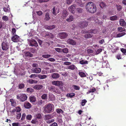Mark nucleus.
<instances>
[{"mask_svg":"<svg viewBox=\"0 0 126 126\" xmlns=\"http://www.w3.org/2000/svg\"><path fill=\"white\" fill-rule=\"evenodd\" d=\"M79 63L81 64H87L88 63V62L87 61H84L82 60L79 61Z\"/></svg>","mask_w":126,"mask_h":126,"instance_id":"obj_34","label":"nucleus"},{"mask_svg":"<svg viewBox=\"0 0 126 126\" xmlns=\"http://www.w3.org/2000/svg\"><path fill=\"white\" fill-rule=\"evenodd\" d=\"M10 101L11 102L12 105L13 106H15L16 105V103L14 100L13 99H10Z\"/></svg>","mask_w":126,"mask_h":126,"instance_id":"obj_37","label":"nucleus"},{"mask_svg":"<svg viewBox=\"0 0 126 126\" xmlns=\"http://www.w3.org/2000/svg\"><path fill=\"white\" fill-rule=\"evenodd\" d=\"M25 53L26 56L29 57H33V54L29 51L25 52Z\"/></svg>","mask_w":126,"mask_h":126,"instance_id":"obj_21","label":"nucleus"},{"mask_svg":"<svg viewBox=\"0 0 126 126\" xmlns=\"http://www.w3.org/2000/svg\"><path fill=\"white\" fill-rule=\"evenodd\" d=\"M16 111L17 112H19L21 110V109L19 107H17L16 108Z\"/></svg>","mask_w":126,"mask_h":126,"instance_id":"obj_62","label":"nucleus"},{"mask_svg":"<svg viewBox=\"0 0 126 126\" xmlns=\"http://www.w3.org/2000/svg\"><path fill=\"white\" fill-rule=\"evenodd\" d=\"M74 19V17L73 16L71 15L68 18H67L66 20L68 22H70L73 20Z\"/></svg>","mask_w":126,"mask_h":126,"instance_id":"obj_17","label":"nucleus"},{"mask_svg":"<svg viewBox=\"0 0 126 126\" xmlns=\"http://www.w3.org/2000/svg\"><path fill=\"white\" fill-rule=\"evenodd\" d=\"M29 82L31 84L34 83L35 84L37 83L38 81L35 80H33L32 79H31L29 80Z\"/></svg>","mask_w":126,"mask_h":126,"instance_id":"obj_26","label":"nucleus"},{"mask_svg":"<svg viewBox=\"0 0 126 126\" xmlns=\"http://www.w3.org/2000/svg\"><path fill=\"white\" fill-rule=\"evenodd\" d=\"M126 30L125 29L122 28V27H119L117 28V31L119 32H121L125 31Z\"/></svg>","mask_w":126,"mask_h":126,"instance_id":"obj_22","label":"nucleus"},{"mask_svg":"<svg viewBox=\"0 0 126 126\" xmlns=\"http://www.w3.org/2000/svg\"><path fill=\"white\" fill-rule=\"evenodd\" d=\"M68 15L67 11L65 10H63L62 12V17L63 18H65Z\"/></svg>","mask_w":126,"mask_h":126,"instance_id":"obj_13","label":"nucleus"},{"mask_svg":"<svg viewBox=\"0 0 126 126\" xmlns=\"http://www.w3.org/2000/svg\"><path fill=\"white\" fill-rule=\"evenodd\" d=\"M32 66V67L33 68H36L38 67V64L36 63H33Z\"/></svg>","mask_w":126,"mask_h":126,"instance_id":"obj_56","label":"nucleus"},{"mask_svg":"<svg viewBox=\"0 0 126 126\" xmlns=\"http://www.w3.org/2000/svg\"><path fill=\"white\" fill-rule=\"evenodd\" d=\"M54 108V106L53 104H47L44 106V112L45 113H50L53 111Z\"/></svg>","mask_w":126,"mask_h":126,"instance_id":"obj_2","label":"nucleus"},{"mask_svg":"<svg viewBox=\"0 0 126 126\" xmlns=\"http://www.w3.org/2000/svg\"><path fill=\"white\" fill-rule=\"evenodd\" d=\"M43 87V86L42 85H37L33 87V88L35 89L39 90L42 89Z\"/></svg>","mask_w":126,"mask_h":126,"instance_id":"obj_16","label":"nucleus"},{"mask_svg":"<svg viewBox=\"0 0 126 126\" xmlns=\"http://www.w3.org/2000/svg\"><path fill=\"white\" fill-rule=\"evenodd\" d=\"M17 99L19 100L20 101L23 102L26 100L27 98V95L25 94H20V96H17Z\"/></svg>","mask_w":126,"mask_h":126,"instance_id":"obj_3","label":"nucleus"},{"mask_svg":"<svg viewBox=\"0 0 126 126\" xmlns=\"http://www.w3.org/2000/svg\"><path fill=\"white\" fill-rule=\"evenodd\" d=\"M38 77L40 79H45L47 77V76L46 75H39L38 76Z\"/></svg>","mask_w":126,"mask_h":126,"instance_id":"obj_30","label":"nucleus"},{"mask_svg":"<svg viewBox=\"0 0 126 126\" xmlns=\"http://www.w3.org/2000/svg\"><path fill=\"white\" fill-rule=\"evenodd\" d=\"M68 36V34L65 32H63L59 33L58 34L59 38L61 39L66 38Z\"/></svg>","mask_w":126,"mask_h":126,"instance_id":"obj_4","label":"nucleus"},{"mask_svg":"<svg viewBox=\"0 0 126 126\" xmlns=\"http://www.w3.org/2000/svg\"><path fill=\"white\" fill-rule=\"evenodd\" d=\"M88 25V23L86 21H80L79 22V26L81 28H84L86 27Z\"/></svg>","mask_w":126,"mask_h":126,"instance_id":"obj_6","label":"nucleus"},{"mask_svg":"<svg viewBox=\"0 0 126 126\" xmlns=\"http://www.w3.org/2000/svg\"><path fill=\"white\" fill-rule=\"evenodd\" d=\"M73 2V0H66V3L68 4H70Z\"/></svg>","mask_w":126,"mask_h":126,"instance_id":"obj_55","label":"nucleus"},{"mask_svg":"<svg viewBox=\"0 0 126 126\" xmlns=\"http://www.w3.org/2000/svg\"><path fill=\"white\" fill-rule=\"evenodd\" d=\"M30 44L32 46H34L37 47L38 46V43L34 39H32L30 41Z\"/></svg>","mask_w":126,"mask_h":126,"instance_id":"obj_9","label":"nucleus"},{"mask_svg":"<svg viewBox=\"0 0 126 126\" xmlns=\"http://www.w3.org/2000/svg\"><path fill=\"white\" fill-rule=\"evenodd\" d=\"M51 77L53 79H56L60 77V75L58 73H53L51 74Z\"/></svg>","mask_w":126,"mask_h":126,"instance_id":"obj_11","label":"nucleus"},{"mask_svg":"<svg viewBox=\"0 0 126 126\" xmlns=\"http://www.w3.org/2000/svg\"><path fill=\"white\" fill-rule=\"evenodd\" d=\"M55 27V26L54 25H46L45 28L47 29L51 30L54 28Z\"/></svg>","mask_w":126,"mask_h":126,"instance_id":"obj_18","label":"nucleus"},{"mask_svg":"<svg viewBox=\"0 0 126 126\" xmlns=\"http://www.w3.org/2000/svg\"><path fill=\"white\" fill-rule=\"evenodd\" d=\"M76 11L79 13H81L82 12L83 10L80 8H78L76 9Z\"/></svg>","mask_w":126,"mask_h":126,"instance_id":"obj_31","label":"nucleus"},{"mask_svg":"<svg viewBox=\"0 0 126 126\" xmlns=\"http://www.w3.org/2000/svg\"><path fill=\"white\" fill-rule=\"evenodd\" d=\"M79 74L81 77H85L86 76L85 73L82 72H79Z\"/></svg>","mask_w":126,"mask_h":126,"instance_id":"obj_28","label":"nucleus"},{"mask_svg":"<svg viewBox=\"0 0 126 126\" xmlns=\"http://www.w3.org/2000/svg\"><path fill=\"white\" fill-rule=\"evenodd\" d=\"M121 50L122 52L124 53L125 54V53H126V49H124V48H122L121 49Z\"/></svg>","mask_w":126,"mask_h":126,"instance_id":"obj_63","label":"nucleus"},{"mask_svg":"<svg viewBox=\"0 0 126 126\" xmlns=\"http://www.w3.org/2000/svg\"><path fill=\"white\" fill-rule=\"evenodd\" d=\"M26 119L28 120H30L32 119V116L30 114H28L26 116Z\"/></svg>","mask_w":126,"mask_h":126,"instance_id":"obj_44","label":"nucleus"},{"mask_svg":"<svg viewBox=\"0 0 126 126\" xmlns=\"http://www.w3.org/2000/svg\"><path fill=\"white\" fill-rule=\"evenodd\" d=\"M29 99L31 102H34L36 100V98L34 96H31L29 97Z\"/></svg>","mask_w":126,"mask_h":126,"instance_id":"obj_23","label":"nucleus"},{"mask_svg":"<svg viewBox=\"0 0 126 126\" xmlns=\"http://www.w3.org/2000/svg\"><path fill=\"white\" fill-rule=\"evenodd\" d=\"M75 67H76V66L74 64H72L67 66L66 69L73 70L75 69Z\"/></svg>","mask_w":126,"mask_h":126,"instance_id":"obj_20","label":"nucleus"},{"mask_svg":"<svg viewBox=\"0 0 126 126\" xmlns=\"http://www.w3.org/2000/svg\"><path fill=\"white\" fill-rule=\"evenodd\" d=\"M55 50L58 52H62V49L61 48H55Z\"/></svg>","mask_w":126,"mask_h":126,"instance_id":"obj_54","label":"nucleus"},{"mask_svg":"<svg viewBox=\"0 0 126 126\" xmlns=\"http://www.w3.org/2000/svg\"><path fill=\"white\" fill-rule=\"evenodd\" d=\"M27 92H28L32 93L33 92L34 90L31 88H27Z\"/></svg>","mask_w":126,"mask_h":126,"instance_id":"obj_41","label":"nucleus"},{"mask_svg":"<svg viewBox=\"0 0 126 126\" xmlns=\"http://www.w3.org/2000/svg\"><path fill=\"white\" fill-rule=\"evenodd\" d=\"M57 8H56V9L55 7H53L52 9V13L54 15H56L57 14L56 11V10H57Z\"/></svg>","mask_w":126,"mask_h":126,"instance_id":"obj_38","label":"nucleus"},{"mask_svg":"<svg viewBox=\"0 0 126 126\" xmlns=\"http://www.w3.org/2000/svg\"><path fill=\"white\" fill-rule=\"evenodd\" d=\"M49 90L51 91H52L54 92H56V90L54 87L52 86L50 87L49 88Z\"/></svg>","mask_w":126,"mask_h":126,"instance_id":"obj_27","label":"nucleus"},{"mask_svg":"<svg viewBox=\"0 0 126 126\" xmlns=\"http://www.w3.org/2000/svg\"><path fill=\"white\" fill-rule=\"evenodd\" d=\"M42 98L43 99H46L47 98V94H44L41 96Z\"/></svg>","mask_w":126,"mask_h":126,"instance_id":"obj_35","label":"nucleus"},{"mask_svg":"<svg viewBox=\"0 0 126 126\" xmlns=\"http://www.w3.org/2000/svg\"><path fill=\"white\" fill-rule=\"evenodd\" d=\"M2 48L3 50H7L9 48V46L7 43L6 42H3L1 44Z\"/></svg>","mask_w":126,"mask_h":126,"instance_id":"obj_5","label":"nucleus"},{"mask_svg":"<svg viewBox=\"0 0 126 126\" xmlns=\"http://www.w3.org/2000/svg\"><path fill=\"white\" fill-rule=\"evenodd\" d=\"M36 118L38 119H41L42 118V116L40 113L37 114L36 115Z\"/></svg>","mask_w":126,"mask_h":126,"instance_id":"obj_51","label":"nucleus"},{"mask_svg":"<svg viewBox=\"0 0 126 126\" xmlns=\"http://www.w3.org/2000/svg\"><path fill=\"white\" fill-rule=\"evenodd\" d=\"M63 52L64 53H67L68 52V49L67 48H65L62 49Z\"/></svg>","mask_w":126,"mask_h":126,"instance_id":"obj_49","label":"nucleus"},{"mask_svg":"<svg viewBox=\"0 0 126 126\" xmlns=\"http://www.w3.org/2000/svg\"><path fill=\"white\" fill-rule=\"evenodd\" d=\"M87 51L88 54H90L93 53V50L91 49H88L87 50Z\"/></svg>","mask_w":126,"mask_h":126,"instance_id":"obj_60","label":"nucleus"},{"mask_svg":"<svg viewBox=\"0 0 126 126\" xmlns=\"http://www.w3.org/2000/svg\"><path fill=\"white\" fill-rule=\"evenodd\" d=\"M54 120L52 119L50 120H48L47 121H46V122L47 123L49 124L54 122Z\"/></svg>","mask_w":126,"mask_h":126,"instance_id":"obj_59","label":"nucleus"},{"mask_svg":"<svg viewBox=\"0 0 126 126\" xmlns=\"http://www.w3.org/2000/svg\"><path fill=\"white\" fill-rule=\"evenodd\" d=\"M116 7H117V10L119 11H121V9H122V7L120 5H116Z\"/></svg>","mask_w":126,"mask_h":126,"instance_id":"obj_52","label":"nucleus"},{"mask_svg":"<svg viewBox=\"0 0 126 126\" xmlns=\"http://www.w3.org/2000/svg\"><path fill=\"white\" fill-rule=\"evenodd\" d=\"M56 111L59 114L60 113L62 114L63 113V112L62 110L61 109H57L56 110Z\"/></svg>","mask_w":126,"mask_h":126,"instance_id":"obj_45","label":"nucleus"},{"mask_svg":"<svg viewBox=\"0 0 126 126\" xmlns=\"http://www.w3.org/2000/svg\"><path fill=\"white\" fill-rule=\"evenodd\" d=\"M2 19L5 21H7L8 20V17L6 16H3L2 17Z\"/></svg>","mask_w":126,"mask_h":126,"instance_id":"obj_57","label":"nucleus"},{"mask_svg":"<svg viewBox=\"0 0 126 126\" xmlns=\"http://www.w3.org/2000/svg\"><path fill=\"white\" fill-rule=\"evenodd\" d=\"M52 118L51 115V114H48L45 116V119L48 120Z\"/></svg>","mask_w":126,"mask_h":126,"instance_id":"obj_24","label":"nucleus"},{"mask_svg":"<svg viewBox=\"0 0 126 126\" xmlns=\"http://www.w3.org/2000/svg\"><path fill=\"white\" fill-rule=\"evenodd\" d=\"M87 11L91 13H94L96 11V8L94 3L90 2L88 3L86 6Z\"/></svg>","mask_w":126,"mask_h":126,"instance_id":"obj_1","label":"nucleus"},{"mask_svg":"<svg viewBox=\"0 0 126 126\" xmlns=\"http://www.w3.org/2000/svg\"><path fill=\"white\" fill-rule=\"evenodd\" d=\"M126 34L124 32H123L120 33H119L117 34L116 37H120Z\"/></svg>","mask_w":126,"mask_h":126,"instance_id":"obj_29","label":"nucleus"},{"mask_svg":"<svg viewBox=\"0 0 126 126\" xmlns=\"http://www.w3.org/2000/svg\"><path fill=\"white\" fill-rule=\"evenodd\" d=\"M67 42L69 44L73 45H75L76 44V43L75 41L73 39H70L68 40Z\"/></svg>","mask_w":126,"mask_h":126,"instance_id":"obj_14","label":"nucleus"},{"mask_svg":"<svg viewBox=\"0 0 126 126\" xmlns=\"http://www.w3.org/2000/svg\"><path fill=\"white\" fill-rule=\"evenodd\" d=\"M51 56L49 54L43 55H42V57L44 58H49Z\"/></svg>","mask_w":126,"mask_h":126,"instance_id":"obj_50","label":"nucleus"},{"mask_svg":"<svg viewBox=\"0 0 126 126\" xmlns=\"http://www.w3.org/2000/svg\"><path fill=\"white\" fill-rule=\"evenodd\" d=\"M50 18L49 13L48 12L46 13L45 15V19L47 21H48Z\"/></svg>","mask_w":126,"mask_h":126,"instance_id":"obj_32","label":"nucleus"},{"mask_svg":"<svg viewBox=\"0 0 126 126\" xmlns=\"http://www.w3.org/2000/svg\"><path fill=\"white\" fill-rule=\"evenodd\" d=\"M32 71L33 73H39L41 72V69L40 68L37 67V68H33L32 69Z\"/></svg>","mask_w":126,"mask_h":126,"instance_id":"obj_10","label":"nucleus"},{"mask_svg":"<svg viewBox=\"0 0 126 126\" xmlns=\"http://www.w3.org/2000/svg\"><path fill=\"white\" fill-rule=\"evenodd\" d=\"M120 24L121 26H126V23L125 20L123 19H121L120 20Z\"/></svg>","mask_w":126,"mask_h":126,"instance_id":"obj_15","label":"nucleus"},{"mask_svg":"<svg viewBox=\"0 0 126 126\" xmlns=\"http://www.w3.org/2000/svg\"><path fill=\"white\" fill-rule=\"evenodd\" d=\"M119 18L116 16L115 15L110 16V19L111 21L116 20L118 19Z\"/></svg>","mask_w":126,"mask_h":126,"instance_id":"obj_19","label":"nucleus"},{"mask_svg":"<svg viewBox=\"0 0 126 126\" xmlns=\"http://www.w3.org/2000/svg\"><path fill=\"white\" fill-rule=\"evenodd\" d=\"M100 6L101 8H103L106 6V4L105 3L102 2L100 3Z\"/></svg>","mask_w":126,"mask_h":126,"instance_id":"obj_39","label":"nucleus"},{"mask_svg":"<svg viewBox=\"0 0 126 126\" xmlns=\"http://www.w3.org/2000/svg\"><path fill=\"white\" fill-rule=\"evenodd\" d=\"M98 30L96 29H94L90 31V32L91 33L96 34L98 32Z\"/></svg>","mask_w":126,"mask_h":126,"instance_id":"obj_40","label":"nucleus"},{"mask_svg":"<svg viewBox=\"0 0 126 126\" xmlns=\"http://www.w3.org/2000/svg\"><path fill=\"white\" fill-rule=\"evenodd\" d=\"M24 107L27 109H29L32 107L31 104L29 102H26L24 105Z\"/></svg>","mask_w":126,"mask_h":126,"instance_id":"obj_12","label":"nucleus"},{"mask_svg":"<svg viewBox=\"0 0 126 126\" xmlns=\"http://www.w3.org/2000/svg\"><path fill=\"white\" fill-rule=\"evenodd\" d=\"M12 40L14 42H18L19 40V37L16 34H15L12 37Z\"/></svg>","mask_w":126,"mask_h":126,"instance_id":"obj_8","label":"nucleus"},{"mask_svg":"<svg viewBox=\"0 0 126 126\" xmlns=\"http://www.w3.org/2000/svg\"><path fill=\"white\" fill-rule=\"evenodd\" d=\"M76 5L75 4L72 5L68 9L69 11L72 13L74 14L75 13V10L76 9Z\"/></svg>","mask_w":126,"mask_h":126,"instance_id":"obj_7","label":"nucleus"},{"mask_svg":"<svg viewBox=\"0 0 126 126\" xmlns=\"http://www.w3.org/2000/svg\"><path fill=\"white\" fill-rule=\"evenodd\" d=\"M87 101L85 99L82 100L81 102V104L82 106H84L85 104L87 102Z\"/></svg>","mask_w":126,"mask_h":126,"instance_id":"obj_42","label":"nucleus"},{"mask_svg":"<svg viewBox=\"0 0 126 126\" xmlns=\"http://www.w3.org/2000/svg\"><path fill=\"white\" fill-rule=\"evenodd\" d=\"M30 50L31 52L33 53H35L36 52V49L33 48L31 47L30 48Z\"/></svg>","mask_w":126,"mask_h":126,"instance_id":"obj_46","label":"nucleus"},{"mask_svg":"<svg viewBox=\"0 0 126 126\" xmlns=\"http://www.w3.org/2000/svg\"><path fill=\"white\" fill-rule=\"evenodd\" d=\"M16 31L15 28H13L12 29L11 32L12 33L13 35H15L16 34Z\"/></svg>","mask_w":126,"mask_h":126,"instance_id":"obj_58","label":"nucleus"},{"mask_svg":"<svg viewBox=\"0 0 126 126\" xmlns=\"http://www.w3.org/2000/svg\"><path fill=\"white\" fill-rule=\"evenodd\" d=\"M25 87V85L24 84L21 83L19 84L18 86V88L20 89L23 88Z\"/></svg>","mask_w":126,"mask_h":126,"instance_id":"obj_48","label":"nucleus"},{"mask_svg":"<svg viewBox=\"0 0 126 126\" xmlns=\"http://www.w3.org/2000/svg\"><path fill=\"white\" fill-rule=\"evenodd\" d=\"M57 86H62L63 85V83L62 81L57 80Z\"/></svg>","mask_w":126,"mask_h":126,"instance_id":"obj_43","label":"nucleus"},{"mask_svg":"<svg viewBox=\"0 0 126 126\" xmlns=\"http://www.w3.org/2000/svg\"><path fill=\"white\" fill-rule=\"evenodd\" d=\"M73 87L74 89L76 90H79L80 89V88L79 86L76 85H73Z\"/></svg>","mask_w":126,"mask_h":126,"instance_id":"obj_53","label":"nucleus"},{"mask_svg":"<svg viewBox=\"0 0 126 126\" xmlns=\"http://www.w3.org/2000/svg\"><path fill=\"white\" fill-rule=\"evenodd\" d=\"M57 125H58L56 123L54 122L50 125L49 126H57Z\"/></svg>","mask_w":126,"mask_h":126,"instance_id":"obj_64","label":"nucleus"},{"mask_svg":"<svg viewBox=\"0 0 126 126\" xmlns=\"http://www.w3.org/2000/svg\"><path fill=\"white\" fill-rule=\"evenodd\" d=\"M93 35L90 33H87L85 34L84 37L86 38H89L92 37Z\"/></svg>","mask_w":126,"mask_h":126,"instance_id":"obj_25","label":"nucleus"},{"mask_svg":"<svg viewBox=\"0 0 126 126\" xmlns=\"http://www.w3.org/2000/svg\"><path fill=\"white\" fill-rule=\"evenodd\" d=\"M116 57L118 60L121 59H122L121 54L119 53L116 55Z\"/></svg>","mask_w":126,"mask_h":126,"instance_id":"obj_47","label":"nucleus"},{"mask_svg":"<svg viewBox=\"0 0 126 126\" xmlns=\"http://www.w3.org/2000/svg\"><path fill=\"white\" fill-rule=\"evenodd\" d=\"M75 94L73 93L67 94L66 95V96L70 98H72L73 97L75 96Z\"/></svg>","mask_w":126,"mask_h":126,"instance_id":"obj_33","label":"nucleus"},{"mask_svg":"<svg viewBox=\"0 0 126 126\" xmlns=\"http://www.w3.org/2000/svg\"><path fill=\"white\" fill-rule=\"evenodd\" d=\"M102 49H101L99 48L97 49V50L96 53L97 54H98L100 53L102 51Z\"/></svg>","mask_w":126,"mask_h":126,"instance_id":"obj_61","label":"nucleus"},{"mask_svg":"<svg viewBox=\"0 0 126 126\" xmlns=\"http://www.w3.org/2000/svg\"><path fill=\"white\" fill-rule=\"evenodd\" d=\"M96 91V89L94 87H93L92 89H90L89 91L87 93V94H89L90 93H93Z\"/></svg>","mask_w":126,"mask_h":126,"instance_id":"obj_36","label":"nucleus"}]
</instances>
